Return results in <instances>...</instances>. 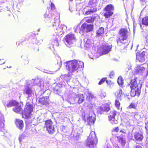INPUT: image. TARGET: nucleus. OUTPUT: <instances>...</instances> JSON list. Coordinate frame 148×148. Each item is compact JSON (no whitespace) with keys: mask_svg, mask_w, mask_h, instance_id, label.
Wrapping results in <instances>:
<instances>
[{"mask_svg":"<svg viewBox=\"0 0 148 148\" xmlns=\"http://www.w3.org/2000/svg\"><path fill=\"white\" fill-rule=\"evenodd\" d=\"M58 37H59L58 36L56 35H53L51 37L52 44L53 46L55 45L56 46H58L59 45V42L58 40Z\"/></svg>","mask_w":148,"mask_h":148,"instance_id":"a878e982","label":"nucleus"},{"mask_svg":"<svg viewBox=\"0 0 148 148\" xmlns=\"http://www.w3.org/2000/svg\"><path fill=\"white\" fill-rule=\"evenodd\" d=\"M106 80V78H102L101 80L99 83V85H101L103 84V83Z\"/></svg>","mask_w":148,"mask_h":148,"instance_id":"c03bdc74","label":"nucleus"},{"mask_svg":"<svg viewBox=\"0 0 148 148\" xmlns=\"http://www.w3.org/2000/svg\"><path fill=\"white\" fill-rule=\"evenodd\" d=\"M51 25L50 24H49V25H47V26L49 27V26H51Z\"/></svg>","mask_w":148,"mask_h":148,"instance_id":"680f3d73","label":"nucleus"},{"mask_svg":"<svg viewBox=\"0 0 148 148\" xmlns=\"http://www.w3.org/2000/svg\"><path fill=\"white\" fill-rule=\"evenodd\" d=\"M84 42H85L84 45L87 48H88L90 46L94 43V41L92 39H91L87 38H85L84 39Z\"/></svg>","mask_w":148,"mask_h":148,"instance_id":"393cba45","label":"nucleus"},{"mask_svg":"<svg viewBox=\"0 0 148 148\" xmlns=\"http://www.w3.org/2000/svg\"><path fill=\"white\" fill-rule=\"evenodd\" d=\"M117 82L120 86H122L123 84V81L122 78L121 77H119L118 79Z\"/></svg>","mask_w":148,"mask_h":148,"instance_id":"c9c22d12","label":"nucleus"},{"mask_svg":"<svg viewBox=\"0 0 148 148\" xmlns=\"http://www.w3.org/2000/svg\"><path fill=\"white\" fill-rule=\"evenodd\" d=\"M114 73L113 71H112L110 74L109 77L111 78H112L114 77Z\"/></svg>","mask_w":148,"mask_h":148,"instance_id":"09e8293b","label":"nucleus"},{"mask_svg":"<svg viewBox=\"0 0 148 148\" xmlns=\"http://www.w3.org/2000/svg\"><path fill=\"white\" fill-rule=\"evenodd\" d=\"M131 89L130 95L132 97H134L136 95L139 96L140 95L141 91L140 89L139 92H138V89L131 88Z\"/></svg>","mask_w":148,"mask_h":148,"instance_id":"bb28decb","label":"nucleus"},{"mask_svg":"<svg viewBox=\"0 0 148 148\" xmlns=\"http://www.w3.org/2000/svg\"><path fill=\"white\" fill-rule=\"evenodd\" d=\"M83 115L84 116L83 118L85 121L86 119H87L89 125H91L94 123L95 120V115L94 113L90 115V114H86L85 113H84Z\"/></svg>","mask_w":148,"mask_h":148,"instance_id":"9d476101","label":"nucleus"},{"mask_svg":"<svg viewBox=\"0 0 148 148\" xmlns=\"http://www.w3.org/2000/svg\"><path fill=\"white\" fill-rule=\"evenodd\" d=\"M112 45L110 44L106 43L102 45V53L106 54L108 53L111 50Z\"/></svg>","mask_w":148,"mask_h":148,"instance_id":"f3484780","label":"nucleus"},{"mask_svg":"<svg viewBox=\"0 0 148 148\" xmlns=\"http://www.w3.org/2000/svg\"><path fill=\"white\" fill-rule=\"evenodd\" d=\"M116 111H112L110 113V116H108L109 121L112 123L116 124L118 123L117 118L116 117Z\"/></svg>","mask_w":148,"mask_h":148,"instance_id":"f8f14e48","label":"nucleus"},{"mask_svg":"<svg viewBox=\"0 0 148 148\" xmlns=\"http://www.w3.org/2000/svg\"><path fill=\"white\" fill-rule=\"evenodd\" d=\"M117 148H119V147H118Z\"/></svg>","mask_w":148,"mask_h":148,"instance_id":"774afa93","label":"nucleus"},{"mask_svg":"<svg viewBox=\"0 0 148 148\" xmlns=\"http://www.w3.org/2000/svg\"><path fill=\"white\" fill-rule=\"evenodd\" d=\"M21 109L22 108L21 106H19L14 108H13L12 110L15 112L17 113H19L21 111Z\"/></svg>","mask_w":148,"mask_h":148,"instance_id":"72a5a7b5","label":"nucleus"},{"mask_svg":"<svg viewBox=\"0 0 148 148\" xmlns=\"http://www.w3.org/2000/svg\"><path fill=\"white\" fill-rule=\"evenodd\" d=\"M114 6L112 4L107 5L103 9H114Z\"/></svg>","mask_w":148,"mask_h":148,"instance_id":"e433bc0d","label":"nucleus"},{"mask_svg":"<svg viewBox=\"0 0 148 148\" xmlns=\"http://www.w3.org/2000/svg\"><path fill=\"white\" fill-rule=\"evenodd\" d=\"M106 82L107 83H108V81L107 80H106Z\"/></svg>","mask_w":148,"mask_h":148,"instance_id":"338daca9","label":"nucleus"},{"mask_svg":"<svg viewBox=\"0 0 148 148\" xmlns=\"http://www.w3.org/2000/svg\"><path fill=\"white\" fill-rule=\"evenodd\" d=\"M39 102L42 105L47 106L49 104V99L48 96L43 97L40 98L38 100Z\"/></svg>","mask_w":148,"mask_h":148,"instance_id":"5701e85b","label":"nucleus"},{"mask_svg":"<svg viewBox=\"0 0 148 148\" xmlns=\"http://www.w3.org/2000/svg\"><path fill=\"white\" fill-rule=\"evenodd\" d=\"M33 110V108L32 105L27 103L25 106L24 110L22 113V117L25 119L29 118L32 115Z\"/></svg>","mask_w":148,"mask_h":148,"instance_id":"423d86ee","label":"nucleus"},{"mask_svg":"<svg viewBox=\"0 0 148 148\" xmlns=\"http://www.w3.org/2000/svg\"><path fill=\"white\" fill-rule=\"evenodd\" d=\"M24 138V136L23 135H20L19 137V140L20 143H21V142L22 140Z\"/></svg>","mask_w":148,"mask_h":148,"instance_id":"a18cd8bd","label":"nucleus"},{"mask_svg":"<svg viewBox=\"0 0 148 148\" xmlns=\"http://www.w3.org/2000/svg\"><path fill=\"white\" fill-rule=\"evenodd\" d=\"M95 20V17H89L85 18L83 21L86 22L87 23H92Z\"/></svg>","mask_w":148,"mask_h":148,"instance_id":"7c9ffc66","label":"nucleus"},{"mask_svg":"<svg viewBox=\"0 0 148 148\" xmlns=\"http://www.w3.org/2000/svg\"><path fill=\"white\" fill-rule=\"evenodd\" d=\"M90 98V97H89V96H87V98H86V99H88V98Z\"/></svg>","mask_w":148,"mask_h":148,"instance_id":"052dcab7","label":"nucleus"},{"mask_svg":"<svg viewBox=\"0 0 148 148\" xmlns=\"http://www.w3.org/2000/svg\"><path fill=\"white\" fill-rule=\"evenodd\" d=\"M18 104V102L14 100H11L8 101L7 102L4 103V105L5 107L9 108L12 106H16Z\"/></svg>","mask_w":148,"mask_h":148,"instance_id":"4be33fe9","label":"nucleus"},{"mask_svg":"<svg viewBox=\"0 0 148 148\" xmlns=\"http://www.w3.org/2000/svg\"><path fill=\"white\" fill-rule=\"evenodd\" d=\"M54 92L56 94H59V91L58 89L56 88L53 89Z\"/></svg>","mask_w":148,"mask_h":148,"instance_id":"603ef678","label":"nucleus"},{"mask_svg":"<svg viewBox=\"0 0 148 148\" xmlns=\"http://www.w3.org/2000/svg\"><path fill=\"white\" fill-rule=\"evenodd\" d=\"M97 142V139L95 132H91L85 143L86 146L90 148L94 147V144Z\"/></svg>","mask_w":148,"mask_h":148,"instance_id":"20e7f679","label":"nucleus"},{"mask_svg":"<svg viewBox=\"0 0 148 148\" xmlns=\"http://www.w3.org/2000/svg\"><path fill=\"white\" fill-rule=\"evenodd\" d=\"M32 82L33 83L32 85H34L35 84L37 85H40V88L41 90H42L43 91H46V87H45L44 84H40V80L39 79H32Z\"/></svg>","mask_w":148,"mask_h":148,"instance_id":"6ab92c4d","label":"nucleus"},{"mask_svg":"<svg viewBox=\"0 0 148 148\" xmlns=\"http://www.w3.org/2000/svg\"><path fill=\"white\" fill-rule=\"evenodd\" d=\"M120 103L119 102V101L117 100H116L115 101V106L118 109H119L120 106Z\"/></svg>","mask_w":148,"mask_h":148,"instance_id":"a19ab883","label":"nucleus"},{"mask_svg":"<svg viewBox=\"0 0 148 148\" xmlns=\"http://www.w3.org/2000/svg\"><path fill=\"white\" fill-rule=\"evenodd\" d=\"M35 43L37 45H40V42H39L38 40H37L36 39H35Z\"/></svg>","mask_w":148,"mask_h":148,"instance_id":"6e6d98bb","label":"nucleus"},{"mask_svg":"<svg viewBox=\"0 0 148 148\" xmlns=\"http://www.w3.org/2000/svg\"><path fill=\"white\" fill-rule=\"evenodd\" d=\"M73 93L75 92L72 91L69 92V98L68 99V102L71 104H73L76 103V99L75 96L73 95Z\"/></svg>","mask_w":148,"mask_h":148,"instance_id":"412c9836","label":"nucleus"},{"mask_svg":"<svg viewBox=\"0 0 148 148\" xmlns=\"http://www.w3.org/2000/svg\"><path fill=\"white\" fill-rule=\"evenodd\" d=\"M52 12V10H48L46 11L45 13L44 14V21L46 22L49 21L50 20L51 18H53V19H52L51 21H49L50 24L52 23V26L53 27L56 33L58 34H62L64 32V31L63 30V27H64V25L59 24L60 22L59 19V17L58 16H55L54 15L53 16L52 15L51 13Z\"/></svg>","mask_w":148,"mask_h":148,"instance_id":"f257e3e1","label":"nucleus"},{"mask_svg":"<svg viewBox=\"0 0 148 148\" xmlns=\"http://www.w3.org/2000/svg\"><path fill=\"white\" fill-rule=\"evenodd\" d=\"M67 69L71 73H77L84 67V63L79 60H73L66 63Z\"/></svg>","mask_w":148,"mask_h":148,"instance_id":"f03ea898","label":"nucleus"},{"mask_svg":"<svg viewBox=\"0 0 148 148\" xmlns=\"http://www.w3.org/2000/svg\"><path fill=\"white\" fill-rule=\"evenodd\" d=\"M146 126H145V128L146 129V132L147 134H148V130L147 129V127H148V121H147V123H146Z\"/></svg>","mask_w":148,"mask_h":148,"instance_id":"5fc2aeb1","label":"nucleus"},{"mask_svg":"<svg viewBox=\"0 0 148 148\" xmlns=\"http://www.w3.org/2000/svg\"><path fill=\"white\" fill-rule=\"evenodd\" d=\"M146 3L145 2V0H143V1L142 0V1L141 4L143 5H144Z\"/></svg>","mask_w":148,"mask_h":148,"instance_id":"13d9d810","label":"nucleus"},{"mask_svg":"<svg viewBox=\"0 0 148 148\" xmlns=\"http://www.w3.org/2000/svg\"><path fill=\"white\" fill-rule=\"evenodd\" d=\"M128 114L132 118H134L136 115V113L134 112H128Z\"/></svg>","mask_w":148,"mask_h":148,"instance_id":"79ce46f5","label":"nucleus"},{"mask_svg":"<svg viewBox=\"0 0 148 148\" xmlns=\"http://www.w3.org/2000/svg\"><path fill=\"white\" fill-rule=\"evenodd\" d=\"M75 36L73 34H69L65 36L63 40L66 46L70 47L75 42Z\"/></svg>","mask_w":148,"mask_h":148,"instance_id":"0eeeda50","label":"nucleus"},{"mask_svg":"<svg viewBox=\"0 0 148 148\" xmlns=\"http://www.w3.org/2000/svg\"><path fill=\"white\" fill-rule=\"evenodd\" d=\"M60 83V84L61 85H64L63 82H61Z\"/></svg>","mask_w":148,"mask_h":148,"instance_id":"bf43d9fd","label":"nucleus"},{"mask_svg":"<svg viewBox=\"0 0 148 148\" xmlns=\"http://www.w3.org/2000/svg\"><path fill=\"white\" fill-rule=\"evenodd\" d=\"M134 139L133 140L135 142L142 141L143 138V134L139 132L136 133L134 135Z\"/></svg>","mask_w":148,"mask_h":148,"instance_id":"aec40b11","label":"nucleus"},{"mask_svg":"<svg viewBox=\"0 0 148 148\" xmlns=\"http://www.w3.org/2000/svg\"><path fill=\"white\" fill-rule=\"evenodd\" d=\"M45 126L49 134H52L55 132L54 125H53V122L51 120H48L45 121Z\"/></svg>","mask_w":148,"mask_h":148,"instance_id":"1a4fd4ad","label":"nucleus"},{"mask_svg":"<svg viewBox=\"0 0 148 148\" xmlns=\"http://www.w3.org/2000/svg\"><path fill=\"white\" fill-rule=\"evenodd\" d=\"M15 124L17 127L19 129L21 130L23 127V122L19 119L16 120Z\"/></svg>","mask_w":148,"mask_h":148,"instance_id":"cd10ccee","label":"nucleus"},{"mask_svg":"<svg viewBox=\"0 0 148 148\" xmlns=\"http://www.w3.org/2000/svg\"><path fill=\"white\" fill-rule=\"evenodd\" d=\"M142 23L146 26H148V16L143 18L142 20Z\"/></svg>","mask_w":148,"mask_h":148,"instance_id":"f704fd0d","label":"nucleus"},{"mask_svg":"<svg viewBox=\"0 0 148 148\" xmlns=\"http://www.w3.org/2000/svg\"><path fill=\"white\" fill-rule=\"evenodd\" d=\"M5 62H3V63L1 64H4L5 63Z\"/></svg>","mask_w":148,"mask_h":148,"instance_id":"0e129e2a","label":"nucleus"},{"mask_svg":"<svg viewBox=\"0 0 148 148\" xmlns=\"http://www.w3.org/2000/svg\"><path fill=\"white\" fill-rule=\"evenodd\" d=\"M146 56L144 52L141 53H138L136 55V60L139 62L142 63L145 62V59Z\"/></svg>","mask_w":148,"mask_h":148,"instance_id":"dca6fc26","label":"nucleus"},{"mask_svg":"<svg viewBox=\"0 0 148 148\" xmlns=\"http://www.w3.org/2000/svg\"><path fill=\"white\" fill-rule=\"evenodd\" d=\"M74 137L77 140H79V134L77 133L76 132H75L74 134Z\"/></svg>","mask_w":148,"mask_h":148,"instance_id":"4c0bfd02","label":"nucleus"},{"mask_svg":"<svg viewBox=\"0 0 148 148\" xmlns=\"http://www.w3.org/2000/svg\"><path fill=\"white\" fill-rule=\"evenodd\" d=\"M120 132H122L123 133V134H125L126 133L125 131L124 130H121L120 131Z\"/></svg>","mask_w":148,"mask_h":148,"instance_id":"4d7b16f0","label":"nucleus"},{"mask_svg":"<svg viewBox=\"0 0 148 148\" xmlns=\"http://www.w3.org/2000/svg\"><path fill=\"white\" fill-rule=\"evenodd\" d=\"M110 109L109 106L108 104H106L103 107H100L98 108V111L101 113L102 114L104 111L108 112Z\"/></svg>","mask_w":148,"mask_h":148,"instance_id":"b1692460","label":"nucleus"},{"mask_svg":"<svg viewBox=\"0 0 148 148\" xmlns=\"http://www.w3.org/2000/svg\"><path fill=\"white\" fill-rule=\"evenodd\" d=\"M21 58L25 61V64H28L29 62V60L26 56H21Z\"/></svg>","mask_w":148,"mask_h":148,"instance_id":"58836bf2","label":"nucleus"},{"mask_svg":"<svg viewBox=\"0 0 148 148\" xmlns=\"http://www.w3.org/2000/svg\"><path fill=\"white\" fill-rule=\"evenodd\" d=\"M117 138L119 142L121 143V145L123 146H124L126 143L125 139L123 136H120L119 137H117Z\"/></svg>","mask_w":148,"mask_h":148,"instance_id":"c85d7f7f","label":"nucleus"},{"mask_svg":"<svg viewBox=\"0 0 148 148\" xmlns=\"http://www.w3.org/2000/svg\"><path fill=\"white\" fill-rule=\"evenodd\" d=\"M61 61L60 62V64H59V65H61Z\"/></svg>","mask_w":148,"mask_h":148,"instance_id":"69168bd1","label":"nucleus"},{"mask_svg":"<svg viewBox=\"0 0 148 148\" xmlns=\"http://www.w3.org/2000/svg\"><path fill=\"white\" fill-rule=\"evenodd\" d=\"M130 85L131 88L138 89V92H139L140 89H141L142 87V84L141 81L138 78L132 79L130 82Z\"/></svg>","mask_w":148,"mask_h":148,"instance_id":"6e6552de","label":"nucleus"},{"mask_svg":"<svg viewBox=\"0 0 148 148\" xmlns=\"http://www.w3.org/2000/svg\"><path fill=\"white\" fill-rule=\"evenodd\" d=\"M54 72H52L51 73H50L51 74H53Z\"/></svg>","mask_w":148,"mask_h":148,"instance_id":"e2e57ef3","label":"nucleus"},{"mask_svg":"<svg viewBox=\"0 0 148 148\" xmlns=\"http://www.w3.org/2000/svg\"><path fill=\"white\" fill-rule=\"evenodd\" d=\"M106 12L104 13V16L107 18H109L113 14V12L110 11V10H106Z\"/></svg>","mask_w":148,"mask_h":148,"instance_id":"2f4dec72","label":"nucleus"},{"mask_svg":"<svg viewBox=\"0 0 148 148\" xmlns=\"http://www.w3.org/2000/svg\"><path fill=\"white\" fill-rule=\"evenodd\" d=\"M73 96H75L76 99V103L79 104L82 103L84 101V96L82 94L73 93Z\"/></svg>","mask_w":148,"mask_h":148,"instance_id":"2eb2a0df","label":"nucleus"},{"mask_svg":"<svg viewBox=\"0 0 148 148\" xmlns=\"http://www.w3.org/2000/svg\"><path fill=\"white\" fill-rule=\"evenodd\" d=\"M145 68L143 65H138L135 67L134 72L136 74L142 75L145 71Z\"/></svg>","mask_w":148,"mask_h":148,"instance_id":"ddd939ff","label":"nucleus"},{"mask_svg":"<svg viewBox=\"0 0 148 148\" xmlns=\"http://www.w3.org/2000/svg\"><path fill=\"white\" fill-rule=\"evenodd\" d=\"M98 4L97 0H89L87 6L84 8V9L86 8H92V9H97L96 8Z\"/></svg>","mask_w":148,"mask_h":148,"instance_id":"4468645a","label":"nucleus"},{"mask_svg":"<svg viewBox=\"0 0 148 148\" xmlns=\"http://www.w3.org/2000/svg\"><path fill=\"white\" fill-rule=\"evenodd\" d=\"M50 7L51 9H55V6L54 5V4L52 3H51Z\"/></svg>","mask_w":148,"mask_h":148,"instance_id":"864d4df0","label":"nucleus"},{"mask_svg":"<svg viewBox=\"0 0 148 148\" xmlns=\"http://www.w3.org/2000/svg\"><path fill=\"white\" fill-rule=\"evenodd\" d=\"M78 91V89L77 88H73L72 90L71 91L74 92L76 93V92H77Z\"/></svg>","mask_w":148,"mask_h":148,"instance_id":"49530a36","label":"nucleus"},{"mask_svg":"<svg viewBox=\"0 0 148 148\" xmlns=\"http://www.w3.org/2000/svg\"><path fill=\"white\" fill-rule=\"evenodd\" d=\"M93 28V25L92 24H88L84 23L81 26V27L79 25H77L76 27H74V29L75 32L76 33L88 32L91 31Z\"/></svg>","mask_w":148,"mask_h":148,"instance_id":"7ed1b4c3","label":"nucleus"},{"mask_svg":"<svg viewBox=\"0 0 148 148\" xmlns=\"http://www.w3.org/2000/svg\"><path fill=\"white\" fill-rule=\"evenodd\" d=\"M23 93L24 94L27 95V98H30L33 95L32 90L31 88L28 86H25L23 89Z\"/></svg>","mask_w":148,"mask_h":148,"instance_id":"a211bd4d","label":"nucleus"},{"mask_svg":"<svg viewBox=\"0 0 148 148\" xmlns=\"http://www.w3.org/2000/svg\"><path fill=\"white\" fill-rule=\"evenodd\" d=\"M126 65L128 70L131 69V64L130 62H127Z\"/></svg>","mask_w":148,"mask_h":148,"instance_id":"37998d69","label":"nucleus"},{"mask_svg":"<svg viewBox=\"0 0 148 148\" xmlns=\"http://www.w3.org/2000/svg\"><path fill=\"white\" fill-rule=\"evenodd\" d=\"M119 130V129L118 128V127H115L113 130L112 132H117Z\"/></svg>","mask_w":148,"mask_h":148,"instance_id":"de8ad7c7","label":"nucleus"},{"mask_svg":"<svg viewBox=\"0 0 148 148\" xmlns=\"http://www.w3.org/2000/svg\"><path fill=\"white\" fill-rule=\"evenodd\" d=\"M5 120L3 115L0 112V135L5 136V132L4 129Z\"/></svg>","mask_w":148,"mask_h":148,"instance_id":"9b49d317","label":"nucleus"},{"mask_svg":"<svg viewBox=\"0 0 148 148\" xmlns=\"http://www.w3.org/2000/svg\"><path fill=\"white\" fill-rule=\"evenodd\" d=\"M96 10H88V11H86L85 12V14L86 15H88L91 14L93 13L96 11Z\"/></svg>","mask_w":148,"mask_h":148,"instance_id":"ea45409f","label":"nucleus"},{"mask_svg":"<svg viewBox=\"0 0 148 148\" xmlns=\"http://www.w3.org/2000/svg\"><path fill=\"white\" fill-rule=\"evenodd\" d=\"M130 108H135V105L134 103H131L129 106Z\"/></svg>","mask_w":148,"mask_h":148,"instance_id":"3c124183","label":"nucleus"},{"mask_svg":"<svg viewBox=\"0 0 148 148\" xmlns=\"http://www.w3.org/2000/svg\"><path fill=\"white\" fill-rule=\"evenodd\" d=\"M104 32V28L103 27H101L99 29L96 33L97 36H102Z\"/></svg>","mask_w":148,"mask_h":148,"instance_id":"c756f323","label":"nucleus"},{"mask_svg":"<svg viewBox=\"0 0 148 148\" xmlns=\"http://www.w3.org/2000/svg\"><path fill=\"white\" fill-rule=\"evenodd\" d=\"M128 31L127 29H122L119 31V36L117 40L118 44L119 45L125 43L127 37Z\"/></svg>","mask_w":148,"mask_h":148,"instance_id":"39448f33","label":"nucleus"},{"mask_svg":"<svg viewBox=\"0 0 148 148\" xmlns=\"http://www.w3.org/2000/svg\"><path fill=\"white\" fill-rule=\"evenodd\" d=\"M122 95V91L120 89L118 90L115 93V95L118 99H121V96Z\"/></svg>","mask_w":148,"mask_h":148,"instance_id":"473e14b6","label":"nucleus"},{"mask_svg":"<svg viewBox=\"0 0 148 148\" xmlns=\"http://www.w3.org/2000/svg\"><path fill=\"white\" fill-rule=\"evenodd\" d=\"M64 79L66 80V82L67 83L68 81V80H69L70 79V77L69 76H66L64 77Z\"/></svg>","mask_w":148,"mask_h":148,"instance_id":"8fccbe9b","label":"nucleus"}]
</instances>
